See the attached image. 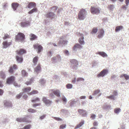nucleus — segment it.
I'll return each instance as SVG.
<instances>
[{"label":"nucleus","instance_id":"obj_2","mask_svg":"<svg viewBox=\"0 0 129 129\" xmlns=\"http://www.w3.org/2000/svg\"><path fill=\"white\" fill-rule=\"evenodd\" d=\"M15 39L16 41H23L25 39V36L21 33H18L15 36Z\"/></svg>","mask_w":129,"mask_h":129},{"label":"nucleus","instance_id":"obj_5","mask_svg":"<svg viewBox=\"0 0 129 129\" xmlns=\"http://www.w3.org/2000/svg\"><path fill=\"white\" fill-rule=\"evenodd\" d=\"M108 72V70L106 69H104L100 73L97 75V77H103L106 74H107Z\"/></svg>","mask_w":129,"mask_h":129},{"label":"nucleus","instance_id":"obj_27","mask_svg":"<svg viewBox=\"0 0 129 129\" xmlns=\"http://www.w3.org/2000/svg\"><path fill=\"white\" fill-rule=\"evenodd\" d=\"M21 73L22 76L23 77L27 76L28 73L24 70H23L21 71Z\"/></svg>","mask_w":129,"mask_h":129},{"label":"nucleus","instance_id":"obj_12","mask_svg":"<svg viewBox=\"0 0 129 129\" xmlns=\"http://www.w3.org/2000/svg\"><path fill=\"white\" fill-rule=\"evenodd\" d=\"M42 101L46 105L50 104L52 102L49 100H48L45 97H43V98Z\"/></svg>","mask_w":129,"mask_h":129},{"label":"nucleus","instance_id":"obj_59","mask_svg":"<svg viewBox=\"0 0 129 129\" xmlns=\"http://www.w3.org/2000/svg\"><path fill=\"white\" fill-rule=\"evenodd\" d=\"M113 94L114 96H116L117 94V93L116 91H113Z\"/></svg>","mask_w":129,"mask_h":129},{"label":"nucleus","instance_id":"obj_21","mask_svg":"<svg viewBox=\"0 0 129 129\" xmlns=\"http://www.w3.org/2000/svg\"><path fill=\"white\" fill-rule=\"evenodd\" d=\"M29 36L30 37V39L31 41L34 40L37 38L36 35L33 34H30Z\"/></svg>","mask_w":129,"mask_h":129},{"label":"nucleus","instance_id":"obj_1","mask_svg":"<svg viewBox=\"0 0 129 129\" xmlns=\"http://www.w3.org/2000/svg\"><path fill=\"white\" fill-rule=\"evenodd\" d=\"M87 13L85 10L84 9H81L78 14V18L80 20H83L86 17Z\"/></svg>","mask_w":129,"mask_h":129},{"label":"nucleus","instance_id":"obj_9","mask_svg":"<svg viewBox=\"0 0 129 129\" xmlns=\"http://www.w3.org/2000/svg\"><path fill=\"white\" fill-rule=\"evenodd\" d=\"M20 24L21 27H25L28 26L29 25L30 22L29 21H25L24 22H21Z\"/></svg>","mask_w":129,"mask_h":129},{"label":"nucleus","instance_id":"obj_57","mask_svg":"<svg viewBox=\"0 0 129 129\" xmlns=\"http://www.w3.org/2000/svg\"><path fill=\"white\" fill-rule=\"evenodd\" d=\"M4 92L3 90L0 89V95H2Z\"/></svg>","mask_w":129,"mask_h":129},{"label":"nucleus","instance_id":"obj_43","mask_svg":"<svg viewBox=\"0 0 129 129\" xmlns=\"http://www.w3.org/2000/svg\"><path fill=\"white\" fill-rule=\"evenodd\" d=\"M67 88H71L72 87V85L71 84H68L66 85Z\"/></svg>","mask_w":129,"mask_h":129},{"label":"nucleus","instance_id":"obj_37","mask_svg":"<svg viewBox=\"0 0 129 129\" xmlns=\"http://www.w3.org/2000/svg\"><path fill=\"white\" fill-rule=\"evenodd\" d=\"M28 111L29 112H31L32 113H35L36 112V110L32 108H30L28 109Z\"/></svg>","mask_w":129,"mask_h":129},{"label":"nucleus","instance_id":"obj_6","mask_svg":"<svg viewBox=\"0 0 129 129\" xmlns=\"http://www.w3.org/2000/svg\"><path fill=\"white\" fill-rule=\"evenodd\" d=\"M15 77L12 76L8 78L7 80V83L10 84L13 83L15 80Z\"/></svg>","mask_w":129,"mask_h":129},{"label":"nucleus","instance_id":"obj_32","mask_svg":"<svg viewBox=\"0 0 129 129\" xmlns=\"http://www.w3.org/2000/svg\"><path fill=\"white\" fill-rule=\"evenodd\" d=\"M60 57L59 55H57L56 57H53L52 59V61H54L55 60H58L60 59Z\"/></svg>","mask_w":129,"mask_h":129},{"label":"nucleus","instance_id":"obj_44","mask_svg":"<svg viewBox=\"0 0 129 129\" xmlns=\"http://www.w3.org/2000/svg\"><path fill=\"white\" fill-rule=\"evenodd\" d=\"M32 82H33V81L31 80L29 81H28L26 82H25V83L27 85H29L31 84Z\"/></svg>","mask_w":129,"mask_h":129},{"label":"nucleus","instance_id":"obj_22","mask_svg":"<svg viewBox=\"0 0 129 129\" xmlns=\"http://www.w3.org/2000/svg\"><path fill=\"white\" fill-rule=\"evenodd\" d=\"M123 26L121 25L117 26L116 27L115 29V31L116 32H118L122 30L123 29Z\"/></svg>","mask_w":129,"mask_h":129},{"label":"nucleus","instance_id":"obj_14","mask_svg":"<svg viewBox=\"0 0 129 129\" xmlns=\"http://www.w3.org/2000/svg\"><path fill=\"white\" fill-rule=\"evenodd\" d=\"M16 120L19 122H26L27 121L25 118H17L16 119Z\"/></svg>","mask_w":129,"mask_h":129},{"label":"nucleus","instance_id":"obj_54","mask_svg":"<svg viewBox=\"0 0 129 129\" xmlns=\"http://www.w3.org/2000/svg\"><path fill=\"white\" fill-rule=\"evenodd\" d=\"M54 119H55L57 120L58 121H61L62 120V119H61L59 117H54Z\"/></svg>","mask_w":129,"mask_h":129},{"label":"nucleus","instance_id":"obj_16","mask_svg":"<svg viewBox=\"0 0 129 129\" xmlns=\"http://www.w3.org/2000/svg\"><path fill=\"white\" fill-rule=\"evenodd\" d=\"M31 88L30 87H28L24 88L22 89V91L24 92L29 93L31 90Z\"/></svg>","mask_w":129,"mask_h":129},{"label":"nucleus","instance_id":"obj_62","mask_svg":"<svg viewBox=\"0 0 129 129\" xmlns=\"http://www.w3.org/2000/svg\"><path fill=\"white\" fill-rule=\"evenodd\" d=\"M129 3V0H125V3L126 5V6H128Z\"/></svg>","mask_w":129,"mask_h":129},{"label":"nucleus","instance_id":"obj_18","mask_svg":"<svg viewBox=\"0 0 129 129\" xmlns=\"http://www.w3.org/2000/svg\"><path fill=\"white\" fill-rule=\"evenodd\" d=\"M82 48V47L79 44H76L73 48L74 50H75L77 49H80Z\"/></svg>","mask_w":129,"mask_h":129},{"label":"nucleus","instance_id":"obj_64","mask_svg":"<svg viewBox=\"0 0 129 129\" xmlns=\"http://www.w3.org/2000/svg\"><path fill=\"white\" fill-rule=\"evenodd\" d=\"M45 116H46L45 115H43L42 116H41L40 117V118L41 119H43L45 118Z\"/></svg>","mask_w":129,"mask_h":129},{"label":"nucleus","instance_id":"obj_30","mask_svg":"<svg viewBox=\"0 0 129 129\" xmlns=\"http://www.w3.org/2000/svg\"><path fill=\"white\" fill-rule=\"evenodd\" d=\"M124 77L126 80H127L129 79V76L126 74H122L120 76V78H122Z\"/></svg>","mask_w":129,"mask_h":129},{"label":"nucleus","instance_id":"obj_58","mask_svg":"<svg viewBox=\"0 0 129 129\" xmlns=\"http://www.w3.org/2000/svg\"><path fill=\"white\" fill-rule=\"evenodd\" d=\"M53 93V92H50L49 96L50 97H53L54 96Z\"/></svg>","mask_w":129,"mask_h":129},{"label":"nucleus","instance_id":"obj_35","mask_svg":"<svg viewBox=\"0 0 129 129\" xmlns=\"http://www.w3.org/2000/svg\"><path fill=\"white\" fill-rule=\"evenodd\" d=\"M98 29L96 27H94L92 30V31L91 32V34H96L97 32Z\"/></svg>","mask_w":129,"mask_h":129},{"label":"nucleus","instance_id":"obj_49","mask_svg":"<svg viewBox=\"0 0 129 129\" xmlns=\"http://www.w3.org/2000/svg\"><path fill=\"white\" fill-rule=\"evenodd\" d=\"M114 8V6L112 5H110L108 6V8L110 10H112Z\"/></svg>","mask_w":129,"mask_h":129},{"label":"nucleus","instance_id":"obj_41","mask_svg":"<svg viewBox=\"0 0 129 129\" xmlns=\"http://www.w3.org/2000/svg\"><path fill=\"white\" fill-rule=\"evenodd\" d=\"M23 93H19V94H17L16 96V98L17 99H19L20 98L22 95Z\"/></svg>","mask_w":129,"mask_h":129},{"label":"nucleus","instance_id":"obj_25","mask_svg":"<svg viewBox=\"0 0 129 129\" xmlns=\"http://www.w3.org/2000/svg\"><path fill=\"white\" fill-rule=\"evenodd\" d=\"M38 59V56H36L33 59V62L34 64L36 65L37 63Z\"/></svg>","mask_w":129,"mask_h":129},{"label":"nucleus","instance_id":"obj_46","mask_svg":"<svg viewBox=\"0 0 129 129\" xmlns=\"http://www.w3.org/2000/svg\"><path fill=\"white\" fill-rule=\"evenodd\" d=\"M84 79L82 78H77V81L79 82L80 81H84Z\"/></svg>","mask_w":129,"mask_h":129},{"label":"nucleus","instance_id":"obj_33","mask_svg":"<svg viewBox=\"0 0 129 129\" xmlns=\"http://www.w3.org/2000/svg\"><path fill=\"white\" fill-rule=\"evenodd\" d=\"M37 9L36 8H35L29 12L28 13L29 14H31L34 12H36L37 11Z\"/></svg>","mask_w":129,"mask_h":129},{"label":"nucleus","instance_id":"obj_40","mask_svg":"<svg viewBox=\"0 0 129 129\" xmlns=\"http://www.w3.org/2000/svg\"><path fill=\"white\" fill-rule=\"evenodd\" d=\"M107 98L108 99H111V100H115L114 96L113 95H111L110 96H108Z\"/></svg>","mask_w":129,"mask_h":129},{"label":"nucleus","instance_id":"obj_11","mask_svg":"<svg viewBox=\"0 0 129 129\" xmlns=\"http://www.w3.org/2000/svg\"><path fill=\"white\" fill-rule=\"evenodd\" d=\"M104 33V30L102 29H100L99 33V35L97 37L99 39L102 38L103 36Z\"/></svg>","mask_w":129,"mask_h":129},{"label":"nucleus","instance_id":"obj_38","mask_svg":"<svg viewBox=\"0 0 129 129\" xmlns=\"http://www.w3.org/2000/svg\"><path fill=\"white\" fill-rule=\"evenodd\" d=\"M40 101V99L39 98H35V99L32 100L31 101V102L33 103L35 102H39Z\"/></svg>","mask_w":129,"mask_h":129},{"label":"nucleus","instance_id":"obj_55","mask_svg":"<svg viewBox=\"0 0 129 129\" xmlns=\"http://www.w3.org/2000/svg\"><path fill=\"white\" fill-rule=\"evenodd\" d=\"M62 100L63 102H67V99L65 97H62Z\"/></svg>","mask_w":129,"mask_h":129},{"label":"nucleus","instance_id":"obj_61","mask_svg":"<svg viewBox=\"0 0 129 129\" xmlns=\"http://www.w3.org/2000/svg\"><path fill=\"white\" fill-rule=\"evenodd\" d=\"M2 83L3 82L2 81H0V87H2L3 86Z\"/></svg>","mask_w":129,"mask_h":129},{"label":"nucleus","instance_id":"obj_34","mask_svg":"<svg viewBox=\"0 0 129 129\" xmlns=\"http://www.w3.org/2000/svg\"><path fill=\"white\" fill-rule=\"evenodd\" d=\"M54 15L53 13L50 12L48 13L47 15V17H52Z\"/></svg>","mask_w":129,"mask_h":129},{"label":"nucleus","instance_id":"obj_53","mask_svg":"<svg viewBox=\"0 0 129 129\" xmlns=\"http://www.w3.org/2000/svg\"><path fill=\"white\" fill-rule=\"evenodd\" d=\"M41 103H38L37 104H35L33 105V106L34 107H35L37 106H39L41 105Z\"/></svg>","mask_w":129,"mask_h":129},{"label":"nucleus","instance_id":"obj_28","mask_svg":"<svg viewBox=\"0 0 129 129\" xmlns=\"http://www.w3.org/2000/svg\"><path fill=\"white\" fill-rule=\"evenodd\" d=\"M19 5L17 3H13L12 4V6L14 10H16V8L18 7Z\"/></svg>","mask_w":129,"mask_h":129},{"label":"nucleus","instance_id":"obj_47","mask_svg":"<svg viewBox=\"0 0 129 129\" xmlns=\"http://www.w3.org/2000/svg\"><path fill=\"white\" fill-rule=\"evenodd\" d=\"M66 124H64L60 125V126L59 128L60 129H63L66 127Z\"/></svg>","mask_w":129,"mask_h":129},{"label":"nucleus","instance_id":"obj_52","mask_svg":"<svg viewBox=\"0 0 129 129\" xmlns=\"http://www.w3.org/2000/svg\"><path fill=\"white\" fill-rule=\"evenodd\" d=\"M51 9L54 11H55L57 9V7L56 6H53L52 8Z\"/></svg>","mask_w":129,"mask_h":129},{"label":"nucleus","instance_id":"obj_4","mask_svg":"<svg viewBox=\"0 0 129 129\" xmlns=\"http://www.w3.org/2000/svg\"><path fill=\"white\" fill-rule=\"evenodd\" d=\"M34 48L35 49H38V53H39L42 50L43 48L41 45H39L37 43L34 45Z\"/></svg>","mask_w":129,"mask_h":129},{"label":"nucleus","instance_id":"obj_8","mask_svg":"<svg viewBox=\"0 0 129 129\" xmlns=\"http://www.w3.org/2000/svg\"><path fill=\"white\" fill-rule=\"evenodd\" d=\"M49 92H53V93L57 97H59L60 96V91L59 90H55L54 89H51L49 90Z\"/></svg>","mask_w":129,"mask_h":129},{"label":"nucleus","instance_id":"obj_51","mask_svg":"<svg viewBox=\"0 0 129 129\" xmlns=\"http://www.w3.org/2000/svg\"><path fill=\"white\" fill-rule=\"evenodd\" d=\"M76 101L73 100H72L70 101V105H72L76 103Z\"/></svg>","mask_w":129,"mask_h":129},{"label":"nucleus","instance_id":"obj_39","mask_svg":"<svg viewBox=\"0 0 129 129\" xmlns=\"http://www.w3.org/2000/svg\"><path fill=\"white\" fill-rule=\"evenodd\" d=\"M10 38L9 35L7 34H5L4 37H3V39L4 40L6 39H7L9 38Z\"/></svg>","mask_w":129,"mask_h":129},{"label":"nucleus","instance_id":"obj_7","mask_svg":"<svg viewBox=\"0 0 129 129\" xmlns=\"http://www.w3.org/2000/svg\"><path fill=\"white\" fill-rule=\"evenodd\" d=\"M16 52L18 54L21 55L26 53V51L24 49L21 48L19 50H17Z\"/></svg>","mask_w":129,"mask_h":129},{"label":"nucleus","instance_id":"obj_50","mask_svg":"<svg viewBox=\"0 0 129 129\" xmlns=\"http://www.w3.org/2000/svg\"><path fill=\"white\" fill-rule=\"evenodd\" d=\"M13 68L14 70H16L17 69V67L15 64H14L12 67Z\"/></svg>","mask_w":129,"mask_h":129},{"label":"nucleus","instance_id":"obj_63","mask_svg":"<svg viewBox=\"0 0 129 129\" xmlns=\"http://www.w3.org/2000/svg\"><path fill=\"white\" fill-rule=\"evenodd\" d=\"M64 53L65 54L67 55H68L69 53L68 51L67 50H65L64 51Z\"/></svg>","mask_w":129,"mask_h":129},{"label":"nucleus","instance_id":"obj_45","mask_svg":"<svg viewBox=\"0 0 129 129\" xmlns=\"http://www.w3.org/2000/svg\"><path fill=\"white\" fill-rule=\"evenodd\" d=\"M100 92V90H96L93 92V94H98Z\"/></svg>","mask_w":129,"mask_h":129},{"label":"nucleus","instance_id":"obj_3","mask_svg":"<svg viewBox=\"0 0 129 129\" xmlns=\"http://www.w3.org/2000/svg\"><path fill=\"white\" fill-rule=\"evenodd\" d=\"M90 11L93 14H98L100 13V10L97 8L91 6L90 8Z\"/></svg>","mask_w":129,"mask_h":129},{"label":"nucleus","instance_id":"obj_24","mask_svg":"<svg viewBox=\"0 0 129 129\" xmlns=\"http://www.w3.org/2000/svg\"><path fill=\"white\" fill-rule=\"evenodd\" d=\"M38 93V91L36 90H33L31 92L28 93L27 94L29 95H31L34 94H36Z\"/></svg>","mask_w":129,"mask_h":129},{"label":"nucleus","instance_id":"obj_19","mask_svg":"<svg viewBox=\"0 0 129 129\" xmlns=\"http://www.w3.org/2000/svg\"><path fill=\"white\" fill-rule=\"evenodd\" d=\"M41 69V65L40 64H38L36 67L35 69V70L37 73H38L40 71Z\"/></svg>","mask_w":129,"mask_h":129},{"label":"nucleus","instance_id":"obj_36","mask_svg":"<svg viewBox=\"0 0 129 129\" xmlns=\"http://www.w3.org/2000/svg\"><path fill=\"white\" fill-rule=\"evenodd\" d=\"M9 73L11 74H13L14 72V71L13 67L11 66L9 67Z\"/></svg>","mask_w":129,"mask_h":129},{"label":"nucleus","instance_id":"obj_23","mask_svg":"<svg viewBox=\"0 0 129 129\" xmlns=\"http://www.w3.org/2000/svg\"><path fill=\"white\" fill-rule=\"evenodd\" d=\"M71 63L76 66L78 65V62L75 59H72L70 60Z\"/></svg>","mask_w":129,"mask_h":129},{"label":"nucleus","instance_id":"obj_60","mask_svg":"<svg viewBox=\"0 0 129 129\" xmlns=\"http://www.w3.org/2000/svg\"><path fill=\"white\" fill-rule=\"evenodd\" d=\"M68 42L67 41H63L62 42V44H67Z\"/></svg>","mask_w":129,"mask_h":129},{"label":"nucleus","instance_id":"obj_17","mask_svg":"<svg viewBox=\"0 0 129 129\" xmlns=\"http://www.w3.org/2000/svg\"><path fill=\"white\" fill-rule=\"evenodd\" d=\"M16 58L17 61L20 63L22 62L23 60V58L22 57H19L18 56H16Z\"/></svg>","mask_w":129,"mask_h":129},{"label":"nucleus","instance_id":"obj_15","mask_svg":"<svg viewBox=\"0 0 129 129\" xmlns=\"http://www.w3.org/2000/svg\"><path fill=\"white\" fill-rule=\"evenodd\" d=\"M4 105L5 106L10 107L12 106V104L11 103L7 100H5L4 101Z\"/></svg>","mask_w":129,"mask_h":129},{"label":"nucleus","instance_id":"obj_29","mask_svg":"<svg viewBox=\"0 0 129 129\" xmlns=\"http://www.w3.org/2000/svg\"><path fill=\"white\" fill-rule=\"evenodd\" d=\"M98 54L103 57L107 56V55L104 52H99Z\"/></svg>","mask_w":129,"mask_h":129},{"label":"nucleus","instance_id":"obj_10","mask_svg":"<svg viewBox=\"0 0 129 129\" xmlns=\"http://www.w3.org/2000/svg\"><path fill=\"white\" fill-rule=\"evenodd\" d=\"M12 42H8L7 41H4L3 43V47L4 48H6L12 44Z\"/></svg>","mask_w":129,"mask_h":129},{"label":"nucleus","instance_id":"obj_56","mask_svg":"<svg viewBox=\"0 0 129 129\" xmlns=\"http://www.w3.org/2000/svg\"><path fill=\"white\" fill-rule=\"evenodd\" d=\"M95 115L94 114H92L91 115V118L93 119H95Z\"/></svg>","mask_w":129,"mask_h":129},{"label":"nucleus","instance_id":"obj_26","mask_svg":"<svg viewBox=\"0 0 129 129\" xmlns=\"http://www.w3.org/2000/svg\"><path fill=\"white\" fill-rule=\"evenodd\" d=\"M78 111L83 116H84V115H85L86 114L85 110L83 109H79L78 110Z\"/></svg>","mask_w":129,"mask_h":129},{"label":"nucleus","instance_id":"obj_42","mask_svg":"<svg viewBox=\"0 0 129 129\" xmlns=\"http://www.w3.org/2000/svg\"><path fill=\"white\" fill-rule=\"evenodd\" d=\"M120 108H117L114 110V111L115 113H119L120 111Z\"/></svg>","mask_w":129,"mask_h":129},{"label":"nucleus","instance_id":"obj_20","mask_svg":"<svg viewBox=\"0 0 129 129\" xmlns=\"http://www.w3.org/2000/svg\"><path fill=\"white\" fill-rule=\"evenodd\" d=\"M36 6V4L34 3L33 2L30 3L27 6L28 8H29L35 7Z\"/></svg>","mask_w":129,"mask_h":129},{"label":"nucleus","instance_id":"obj_31","mask_svg":"<svg viewBox=\"0 0 129 129\" xmlns=\"http://www.w3.org/2000/svg\"><path fill=\"white\" fill-rule=\"evenodd\" d=\"M0 76L1 78L3 79H4L6 78L5 75L3 71H1L0 72Z\"/></svg>","mask_w":129,"mask_h":129},{"label":"nucleus","instance_id":"obj_13","mask_svg":"<svg viewBox=\"0 0 129 129\" xmlns=\"http://www.w3.org/2000/svg\"><path fill=\"white\" fill-rule=\"evenodd\" d=\"M80 34V36H81V37L78 40V42L81 44H84V37L82 36V34Z\"/></svg>","mask_w":129,"mask_h":129},{"label":"nucleus","instance_id":"obj_48","mask_svg":"<svg viewBox=\"0 0 129 129\" xmlns=\"http://www.w3.org/2000/svg\"><path fill=\"white\" fill-rule=\"evenodd\" d=\"M31 126L30 125H26L24 127V129H29Z\"/></svg>","mask_w":129,"mask_h":129}]
</instances>
